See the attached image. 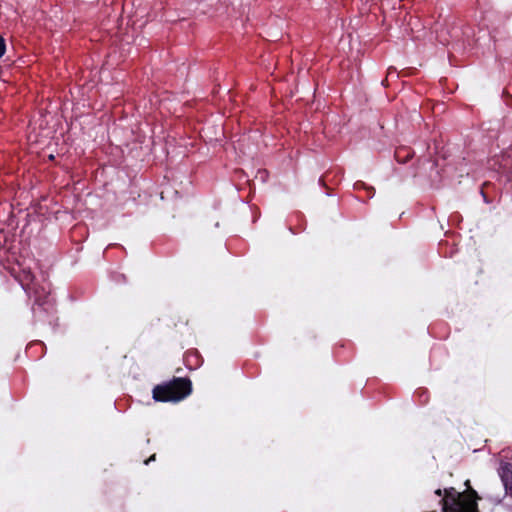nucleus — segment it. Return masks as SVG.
<instances>
[{"label":"nucleus","mask_w":512,"mask_h":512,"mask_svg":"<svg viewBox=\"0 0 512 512\" xmlns=\"http://www.w3.org/2000/svg\"><path fill=\"white\" fill-rule=\"evenodd\" d=\"M192 383L188 378L174 377L153 389V399L157 402H179L190 395Z\"/></svg>","instance_id":"1"},{"label":"nucleus","mask_w":512,"mask_h":512,"mask_svg":"<svg viewBox=\"0 0 512 512\" xmlns=\"http://www.w3.org/2000/svg\"><path fill=\"white\" fill-rule=\"evenodd\" d=\"M445 495L442 496V490H435L434 494L439 497L438 504L441 506L442 512H467L460 501V493L454 488L444 490Z\"/></svg>","instance_id":"2"},{"label":"nucleus","mask_w":512,"mask_h":512,"mask_svg":"<svg viewBox=\"0 0 512 512\" xmlns=\"http://www.w3.org/2000/svg\"><path fill=\"white\" fill-rule=\"evenodd\" d=\"M184 362L186 367L190 370L196 369L201 365V357L197 351L191 350L186 352L184 356Z\"/></svg>","instance_id":"3"},{"label":"nucleus","mask_w":512,"mask_h":512,"mask_svg":"<svg viewBox=\"0 0 512 512\" xmlns=\"http://www.w3.org/2000/svg\"><path fill=\"white\" fill-rule=\"evenodd\" d=\"M413 153L408 148H399L395 151V158L399 163H406L412 158Z\"/></svg>","instance_id":"4"},{"label":"nucleus","mask_w":512,"mask_h":512,"mask_svg":"<svg viewBox=\"0 0 512 512\" xmlns=\"http://www.w3.org/2000/svg\"><path fill=\"white\" fill-rule=\"evenodd\" d=\"M420 398V403L425 404L428 401V393L426 390H420L417 392Z\"/></svg>","instance_id":"5"},{"label":"nucleus","mask_w":512,"mask_h":512,"mask_svg":"<svg viewBox=\"0 0 512 512\" xmlns=\"http://www.w3.org/2000/svg\"><path fill=\"white\" fill-rule=\"evenodd\" d=\"M6 44L4 38L0 35V58L5 54Z\"/></svg>","instance_id":"6"},{"label":"nucleus","mask_w":512,"mask_h":512,"mask_svg":"<svg viewBox=\"0 0 512 512\" xmlns=\"http://www.w3.org/2000/svg\"><path fill=\"white\" fill-rule=\"evenodd\" d=\"M155 460V454H153L150 458H148L146 461H145V464L148 465L151 461H154Z\"/></svg>","instance_id":"7"},{"label":"nucleus","mask_w":512,"mask_h":512,"mask_svg":"<svg viewBox=\"0 0 512 512\" xmlns=\"http://www.w3.org/2000/svg\"><path fill=\"white\" fill-rule=\"evenodd\" d=\"M394 73H395V70L392 68H389L387 76H392Z\"/></svg>","instance_id":"8"},{"label":"nucleus","mask_w":512,"mask_h":512,"mask_svg":"<svg viewBox=\"0 0 512 512\" xmlns=\"http://www.w3.org/2000/svg\"><path fill=\"white\" fill-rule=\"evenodd\" d=\"M482 193V196L484 197V199L486 200V196H485V193L481 192Z\"/></svg>","instance_id":"9"}]
</instances>
